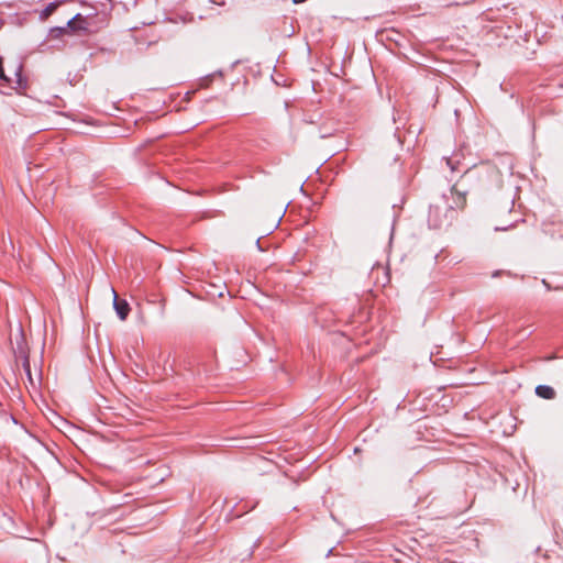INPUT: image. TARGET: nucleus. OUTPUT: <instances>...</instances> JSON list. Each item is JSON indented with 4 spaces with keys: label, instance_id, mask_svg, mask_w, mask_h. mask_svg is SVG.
Segmentation results:
<instances>
[{
    "label": "nucleus",
    "instance_id": "nucleus-1",
    "mask_svg": "<svg viewBox=\"0 0 563 563\" xmlns=\"http://www.w3.org/2000/svg\"><path fill=\"white\" fill-rule=\"evenodd\" d=\"M455 219V212L449 210L445 199H439L429 208L428 223L432 229L448 228Z\"/></svg>",
    "mask_w": 563,
    "mask_h": 563
},
{
    "label": "nucleus",
    "instance_id": "nucleus-2",
    "mask_svg": "<svg viewBox=\"0 0 563 563\" xmlns=\"http://www.w3.org/2000/svg\"><path fill=\"white\" fill-rule=\"evenodd\" d=\"M440 199H445V205H448L449 210L455 212V218L457 212L466 207V191L461 190L457 184L451 188L449 195H443Z\"/></svg>",
    "mask_w": 563,
    "mask_h": 563
},
{
    "label": "nucleus",
    "instance_id": "nucleus-3",
    "mask_svg": "<svg viewBox=\"0 0 563 563\" xmlns=\"http://www.w3.org/2000/svg\"><path fill=\"white\" fill-rule=\"evenodd\" d=\"M69 34L90 35L98 32V25L87 22L84 14L77 13L67 22Z\"/></svg>",
    "mask_w": 563,
    "mask_h": 563
},
{
    "label": "nucleus",
    "instance_id": "nucleus-4",
    "mask_svg": "<svg viewBox=\"0 0 563 563\" xmlns=\"http://www.w3.org/2000/svg\"><path fill=\"white\" fill-rule=\"evenodd\" d=\"M80 4L87 7L90 11L84 15V19L92 24L98 25V32L108 25V14L104 12H98L97 9L85 1H80Z\"/></svg>",
    "mask_w": 563,
    "mask_h": 563
},
{
    "label": "nucleus",
    "instance_id": "nucleus-5",
    "mask_svg": "<svg viewBox=\"0 0 563 563\" xmlns=\"http://www.w3.org/2000/svg\"><path fill=\"white\" fill-rule=\"evenodd\" d=\"M113 295V308L120 318V320H125L130 313V306L126 300L119 299L117 291L114 288H111Z\"/></svg>",
    "mask_w": 563,
    "mask_h": 563
},
{
    "label": "nucleus",
    "instance_id": "nucleus-6",
    "mask_svg": "<svg viewBox=\"0 0 563 563\" xmlns=\"http://www.w3.org/2000/svg\"><path fill=\"white\" fill-rule=\"evenodd\" d=\"M536 394L543 399H553L555 397V390L549 385H538Z\"/></svg>",
    "mask_w": 563,
    "mask_h": 563
},
{
    "label": "nucleus",
    "instance_id": "nucleus-7",
    "mask_svg": "<svg viewBox=\"0 0 563 563\" xmlns=\"http://www.w3.org/2000/svg\"><path fill=\"white\" fill-rule=\"evenodd\" d=\"M65 34H69V27L66 26H54L49 30V36L52 38H60Z\"/></svg>",
    "mask_w": 563,
    "mask_h": 563
},
{
    "label": "nucleus",
    "instance_id": "nucleus-8",
    "mask_svg": "<svg viewBox=\"0 0 563 563\" xmlns=\"http://www.w3.org/2000/svg\"><path fill=\"white\" fill-rule=\"evenodd\" d=\"M22 69H23V66L21 63H19L15 67V77H16V84L19 87L21 88H25L26 87V79L22 76Z\"/></svg>",
    "mask_w": 563,
    "mask_h": 563
},
{
    "label": "nucleus",
    "instance_id": "nucleus-9",
    "mask_svg": "<svg viewBox=\"0 0 563 563\" xmlns=\"http://www.w3.org/2000/svg\"><path fill=\"white\" fill-rule=\"evenodd\" d=\"M0 79H1V80H4V81H7V82H10V81H11V79H10V78H8V77L5 76V74H4V69H3V62H2V58H1V57H0Z\"/></svg>",
    "mask_w": 563,
    "mask_h": 563
},
{
    "label": "nucleus",
    "instance_id": "nucleus-10",
    "mask_svg": "<svg viewBox=\"0 0 563 563\" xmlns=\"http://www.w3.org/2000/svg\"><path fill=\"white\" fill-rule=\"evenodd\" d=\"M23 367L29 376V379L32 380V376H31V369H30V364H29V360L25 358L24 363H23Z\"/></svg>",
    "mask_w": 563,
    "mask_h": 563
},
{
    "label": "nucleus",
    "instance_id": "nucleus-11",
    "mask_svg": "<svg viewBox=\"0 0 563 563\" xmlns=\"http://www.w3.org/2000/svg\"><path fill=\"white\" fill-rule=\"evenodd\" d=\"M446 165L450 167L452 172L456 170L455 164H453L451 158H446Z\"/></svg>",
    "mask_w": 563,
    "mask_h": 563
},
{
    "label": "nucleus",
    "instance_id": "nucleus-12",
    "mask_svg": "<svg viewBox=\"0 0 563 563\" xmlns=\"http://www.w3.org/2000/svg\"><path fill=\"white\" fill-rule=\"evenodd\" d=\"M507 227H495V231H506Z\"/></svg>",
    "mask_w": 563,
    "mask_h": 563
},
{
    "label": "nucleus",
    "instance_id": "nucleus-13",
    "mask_svg": "<svg viewBox=\"0 0 563 563\" xmlns=\"http://www.w3.org/2000/svg\"><path fill=\"white\" fill-rule=\"evenodd\" d=\"M306 1H307V0H292V2H294L295 4L302 3V2H306Z\"/></svg>",
    "mask_w": 563,
    "mask_h": 563
}]
</instances>
